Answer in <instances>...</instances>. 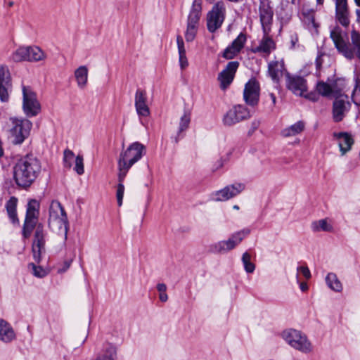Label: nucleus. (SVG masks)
<instances>
[{"label":"nucleus","mask_w":360,"mask_h":360,"mask_svg":"<svg viewBox=\"0 0 360 360\" xmlns=\"http://www.w3.org/2000/svg\"><path fill=\"white\" fill-rule=\"evenodd\" d=\"M330 37L339 53L352 60L356 57L360 60V33L356 30L351 32V42L348 34L339 26H335L330 32Z\"/></svg>","instance_id":"nucleus-1"},{"label":"nucleus","mask_w":360,"mask_h":360,"mask_svg":"<svg viewBox=\"0 0 360 360\" xmlns=\"http://www.w3.org/2000/svg\"><path fill=\"white\" fill-rule=\"evenodd\" d=\"M40 161L32 155L21 158L14 167V179L18 186L27 188L36 180L41 172Z\"/></svg>","instance_id":"nucleus-2"},{"label":"nucleus","mask_w":360,"mask_h":360,"mask_svg":"<svg viewBox=\"0 0 360 360\" xmlns=\"http://www.w3.org/2000/svg\"><path fill=\"white\" fill-rule=\"evenodd\" d=\"M282 338L294 349L304 353H310L313 346L307 335L295 329H288L282 333Z\"/></svg>","instance_id":"nucleus-3"},{"label":"nucleus","mask_w":360,"mask_h":360,"mask_svg":"<svg viewBox=\"0 0 360 360\" xmlns=\"http://www.w3.org/2000/svg\"><path fill=\"white\" fill-rule=\"evenodd\" d=\"M11 121L13 125L10 129L12 143L20 145L30 136L32 123L26 118L11 117Z\"/></svg>","instance_id":"nucleus-4"},{"label":"nucleus","mask_w":360,"mask_h":360,"mask_svg":"<svg viewBox=\"0 0 360 360\" xmlns=\"http://www.w3.org/2000/svg\"><path fill=\"white\" fill-rule=\"evenodd\" d=\"M202 11V0H194L188 16L187 27L185 32L186 41H193L196 36Z\"/></svg>","instance_id":"nucleus-5"},{"label":"nucleus","mask_w":360,"mask_h":360,"mask_svg":"<svg viewBox=\"0 0 360 360\" xmlns=\"http://www.w3.org/2000/svg\"><path fill=\"white\" fill-rule=\"evenodd\" d=\"M39 202L34 200H30L27 206L26 215L22 226V236L29 238L37 223L39 214Z\"/></svg>","instance_id":"nucleus-6"},{"label":"nucleus","mask_w":360,"mask_h":360,"mask_svg":"<svg viewBox=\"0 0 360 360\" xmlns=\"http://www.w3.org/2000/svg\"><path fill=\"white\" fill-rule=\"evenodd\" d=\"M250 233L248 228L233 233L228 240L219 241L211 245V251L214 253L224 254L234 249L243 238Z\"/></svg>","instance_id":"nucleus-7"},{"label":"nucleus","mask_w":360,"mask_h":360,"mask_svg":"<svg viewBox=\"0 0 360 360\" xmlns=\"http://www.w3.org/2000/svg\"><path fill=\"white\" fill-rule=\"evenodd\" d=\"M226 7L223 1L217 2L207 14V27L214 33L220 28L224 21Z\"/></svg>","instance_id":"nucleus-8"},{"label":"nucleus","mask_w":360,"mask_h":360,"mask_svg":"<svg viewBox=\"0 0 360 360\" xmlns=\"http://www.w3.org/2000/svg\"><path fill=\"white\" fill-rule=\"evenodd\" d=\"M22 109L30 117L37 116L41 110V105L35 92L28 86H22Z\"/></svg>","instance_id":"nucleus-9"},{"label":"nucleus","mask_w":360,"mask_h":360,"mask_svg":"<svg viewBox=\"0 0 360 360\" xmlns=\"http://www.w3.org/2000/svg\"><path fill=\"white\" fill-rule=\"evenodd\" d=\"M34 239L32 244V251L34 261L39 263L41 259V255L45 252L46 236V232L44 226L39 223L34 227Z\"/></svg>","instance_id":"nucleus-10"},{"label":"nucleus","mask_w":360,"mask_h":360,"mask_svg":"<svg viewBox=\"0 0 360 360\" xmlns=\"http://www.w3.org/2000/svg\"><path fill=\"white\" fill-rule=\"evenodd\" d=\"M146 153V147L139 142H134L119 156L118 160L133 166Z\"/></svg>","instance_id":"nucleus-11"},{"label":"nucleus","mask_w":360,"mask_h":360,"mask_svg":"<svg viewBox=\"0 0 360 360\" xmlns=\"http://www.w3.org/2000/svg\"><path fill=\"white\" fill-rule=\"evenodd\" d=\"M250 117L248 109L242 105L233 106L224 115L223 124L226 126L234 125Z\"/></svg>","instance_id":"nucleus-12"},{"label":"nucleus","mask_w":360,"mask_h":360,"mask_svg":"<svg viewBox=\"0 0 360 360\" xmlns=\"http://www.w3.org/2000/svg\"><path fill=\"white\" fill-rule=\"evenodd\" d=\"M244 189L245 185L241 183L228 185L221 190L212 193L211 198L217 202L226 201L238 195Z\"/></svg>","instance_id":"nucleus-13"},{"label":"nucleus","mask_w":360,"mask_h":360,"mask_svg":"<svg viewBox=\"0 0 360 360\" xmlns=\"http://www.w3.org/2000/svg\"><path fill=\"white\" fill-rule=\"evenodd\" d=\"M351 104L346 95H340L335 98L333 104V119L334 122H341L349 112Z\"/></svg>","instance_id":"nucleus-14"},{"label":"nucleus","mask_w":360,"mask_h":360,"mask_svg":"<svg viewBox=\"0 0 360 360\" xmlns=\"http://www.w3.org/2000/svg\"><path fill=\"white\" fill-rule=\"evenodd\" d=\"M260 86L259 82L255 79H250L245 85L243 98L245 103L250 106L257 105L259 99Z\"/></svg>","instance_id":"nucleus-15"},{"label":"nucleus","mask_w":360,"mask_h":360,"mask_svg":"<svg viewBox=\"0 0 360 360\" xmlns=\"http://www.w3.org/2000/svg\"><path fill=\"white\" fill-rule=\"evenodd\" d=\"M259 19L264 33L270 30L274 16L273 8L270 0H260L259 6Z\"/></svg>","instance_id":"nucleus-16"},{"label":"nucleus","mask_w":360,"mask_h":360,"mask_svg":"<svg viewBox=\"0 0 360 360\" xmlns=\"http://www.w3.org/2000/svg\"><path fill=\"white\" fill-rule=\"evenodd\" d=\"M239 67V62L230 61L225 68L218 75V80L220 82L221 89H226L233 82L237 70Z\"/></svg>","instance_id":"nucleus-17"},{"label":"nucleus","mask_w":360,"mask_h":360,"mask_svg":"<svg viewBox=\"0 0 360 360\" xmlns=\"http://www.w3.org/2000/svg\"><path fill=\"white\" fill-rule=\"evenodd\" d=\"M286 86L294 94L303 96L307 91V81L302 77L286 74Z\"/></svg>","instance_id":"nucleus-18"},{"label":"nucleus","mask_w":360,"mask_h":360,"mask_svg":"<svg viewBox=\"0 0 360 360\" xmlns=\"http://www.w3.org/2000/svg\"><path fill=\"white\" fill-rule=\"evenodd\" d=\"M246 40V35L244 33H240L231 45L224 49L222 57L227 60L234 58L244 47Z\"/></svg>","instance_id":"nucleus-19"},{"label":"nucleus","mask_w":360,"mask_h":360,"mask_svg":"<svg viewBox=\"0 0 360 360\" xmlns=\"http://www.w3.org/2000/svg\"><path fill=\"white\" fill-rule=\"evenodd\" d=\"M146 102V92L144 90L138 89L135 94L134 105L137 114L141 117H148L150 115V109Z\"/></svg>","instance_id":"nucleus-20"},{"label":"nucleus","mask_w":360,"mask_h":360,"mask_svg":"<svg viewBox=\"0 0 360 360\" xmlns=\"http://www.w3.org/2000/svg\"><path fill=\"white\" fill-rule=\"evenodd\" d=\"M48 224L50 229L58 235L63 236L64 240L67 239L68 231V220L67 216L60 218L49 219Z\"/></svg>","instance_id":"nucleus-21"},{"label":"nucleus","mask_w":360,"mask_h":360,"mask_svg":"<svg viewBox=\"0 0 360 360\" xmlns=\"http://www.w3.org/2000/svg\"><path fill=\"white\" fill-rule=\"evenodd\" d=\"M268 32L269 31L264 33L258 46L252 48L251 51L252 53H261L269 56L276 49V44L272 38L268 36Z\"/></svg>","instance_id":"nucleus-22"},{"label":"nucleus","mask_w":360,"mask_h":360,"mask_svg":"<svg viewBox=\"0 0 360 360\" xmlns=\"http://www.w3.org/2000/svg\"><path fill=\"white\" fill-rule=\"evenodd\" d=\"M8 70L5 66H0V100L2 102L8 101L9 76Z\"/></svg>","instance_id":"nucleus-23"},{"label":"nucleus","mask_w":360,"mask_h":360,"mask_svg":"<svg viewBox=\"0 0 360 360\" xmlns=\"http://www.w3.org/2000/svg\"><path fill=\"white\" fill-rule=\"evenodd\" d=\"M334 138L336 139L342 155L350 150L354 143V139L352 135L347 132H338L333 134Z\"/></svg>","instance_id":"nucleus-24"},{"label":"nucleus","mask_w":360,"mask_h":360,"mask_svg":"<svg viewBox=\"0 0 360 360\" xmlns=\"http://www.w3.org/2000/svg\"><path fill=\"white\" fill-rule=\"evenodd\" d=\"M285 70L284 62L271 61L268 65V73L274 82H278Z\"/></svg>","instance_id":"nucleus-25"},{"label":"nucleus","mask_w":360,"mask_h":360,"mask_svg":"<svg viewBox=\"0 0 360 360\" xmlns=\"http://www.w3.org/2000/svg\"><path fill=\"white\" fill-rule=\"evenodd\" d=\"M15 337V333L9 323L4 319H0V340L4 342H9Z\"/></svg>","instance_id":"nucleus-26"},{"label":"nucleus","mask_w":360,"mask_h":360,"mask_svg":"<svg viewBox=\"0 0 360 360\" xmlns=\"http://www.w3.org/2000/svg\"><path fill=\"white\" fill-rule=\"evenodd\" d=\"M190 122L191 113L188 111H184V115L180 118L177 135L174 138L176 143L179 142V139L184 137V134H182L188 129Z\"/></svg>","instance_id":"nucleus-27"},{"label":"nucleus","mask_w":360,"mask_h":360,"mask_svg":"<svg viewBox=\"0 0 360 360\" xmlns=\"http://www.w3.org/2000/svg\"><path fill=\"white\" fill-rule=\"evenodd\" d=\"M28 58L29 62H38L43 60L46 58L45 53L39 46H27Z\"/></svg>","instance_id":"nucleus-28"},{"label":"nucleus","mask_w":360,"mask_h":360,"mask_svg":"<svg viewBox=\"0 0 360 360\" xmlns=\"http://www.w3.org/2000/svg\"><path fill=\"white\" fill-rule=\"evenodd\" d=\"M75 77L79 88L84 89L88 79V68L85 65L79 66L75 71Z\"/></svg>","instance_id":"nucleus-29"},{"label":"nucleus","mask_w":360,"mask_h":360,"mask_svg":"<svg viewBox=\"0 0 360 360\" xmlns=\"http://www.w3.org/2000/svg\"><path fill=\"white\" fill-rule=\"evenodd\" d=\"M17 202L18 199L15 197H11L6 204V209L8 216L13 224L19 223L16 212Z\"/></svg>","instance_id":"nucleus-30"},{"label":"nucleus","mask_w":360,"mask_h":360,"mask_svg":"<svg viewBox=\"0 0 360 360\" xmlns=\"http://www.w3.org/2000/svg\"><path fill=\"white\" fill-rule=\"evenodd\" d=\"M63 216L67 214L61 204L57 200H53L49 207V219H58Z\"/></svg>","instance_id":"nucleus-31"},{"label":"nucleus","mask_w":360,"mask_h":360,"mask_svg":"<svg viewBox=\"0 0 360 360\" xmlns=\"http://www.w3.org/2000/svg\"><path fill=\"white\" fill-rule=\"evenodd\" d=\"M304 122L298 121L295 124L284 129L281 131V134L285 137L293 136L301 133L304 130Z\"/></svg>","instance_id":"nucleus-32"},{"label":"nucleus","mask_w":360,"mask_h":360,"mask_svg":"<svg viewBox=\"0 0 360 360\" xmlns=\"http://www.w3.org/2000/svg\"><path fill=\"white\" fill-rule=\"evenodd\" d=\"M326 283L328 287L335 292H340L342 290V285L334 273L328 274L326 277Z\"/></svg>","instance_id":"nucleus-33"},{"label":"nucleus","mask_w":360,"mask_h":360,"mask_svg":"<svg viewBox=\"0 0 360 360\" xmlns=\"http://www.w3.org/2000/svg\"><path fill=\"white\" fill-rule=\"evenodd\" d=\"M27 46H20L11 56V60L13 62L27 61Z\"/></svg>","instance_id":"nucleus-34"},{"label":"nucleus","mask_w":360,"mask_h":360,"mask_svg":"<svg viewBox=\"0 0 360 360\" xmlns=\"http://www.w3.org/2000/svg\"><path fill=\"white\" fill-rule=\"evenodd\" d=\"M311 229L314 231H323L330 232L333 230L332 226L328 224L326 219L314 221L311 224Z\"/></svg>","instance_id":"nucleus-35"},{"label":"nucleus","mask_w":360,"mask_h":360,"mask_svg":"<svg viewBox=\"0 0 360 360\" xmlns=\"http://www.w3.org/2000/svg\"><path fill=\"white\" fill-rule=\"evenodd\" d=\"M117 165L119 169L117 176L118 182L123 183L128 171L132 166H130L129 164L127 165L126 162H122L120 160H118Z\"/></svg>","instance_id":"nucleus-36"},{"label":"nucleus","mask_w":360,"mask_h":360,"mask_svg":"<svg viewBox=\"0 0 360 360\" xmlns=\"http://www.w3.org/2000/svg\"><path fill=\"white\" fill-rule=\"evenodd\" d=\"M241 259L244 266L245 271L248 274L253 273L255 269V265L250 261V255L247 252H244L242 255Z\"/></svg>","instance_id":"nucleus-37"},{"label":"nucleus","mask_w":360,"mask_h":360,"mask_svg":"<svg viewBox=\"0 0 360 360\" xmlns=\"http://www.w3.org/2000/svg\"><path fill=\"white\" fill-rule=\"evenodd\" d=\"M352 99L354 103L359 108L360 112V75L356 79L355 87L352 91Z\"/></svg>","instance_id":"nucleus-38"},{"label":"nucleus","mask_w":360,"mask_h":360,"mask_svg":"<svg viewBox=\"0 0 360 360\" xmlns=\"http://www.w3.org/2000/svg\"><path fill=\"white\" fill-rule=\"evenodd\" d=\"M316 90L319 94L324 96H330L332 94L331 86L328 84L323 82H319L316 84Z\"/></svg>","instance_id":"nucleus-39"},{"label":"nucleus","mask_w":360,"mask_h":360,"mask_svg":"<svg viewBox=\"0 0 360 360\" xmlns=\"http://www.w3.org/2000/svg\"><path fill=\"white\" fill-rule=\"evenodd\" d=\"M335 15L337 20L342 26L347 27L349 25L348 11H335Z\"/></svg>","instance_id":"nucleus-40"},{"label":"nucleus","mask_w":360,"mask_h":360,"mask_svg":"<svg viewBox=\"0 0 360 360\" xmlns=\"http://www.w3.org/2000/svg\"><path fill=\"white\" fill-rule=\"evenodd\" d=\"M63 155L64 166L67 168H70L72 167V162L75 158L74 153L69 149H66L64 150Z\"/></svg>","instance_id":"nucleus-41"},{"label":"nucleus","mask_w":360,"mask_h":360,"mask_svg":"<svg viewBox=\"0 0 360 360\" xmlns=\"http://www.w3.org/2000/svg\"><path fill=\"white\" fill-rule=\"evenodd\" d=\"M32 269V274L38 278H43L48 274V271L40 266H36L32 263L30 264Z\"/></svg>","instance_id":"nucleus-42"},{"label":"nucleus","mask_w":360,"mask_h":360,"mask_svg":"<svg viewBox=\"0 0 360 360\" xmlns=\"http://www.w3.org/2000/svg\"><path fill=\"white\" fill-rule=\"evenodd\" d=\"M74 169L79 175L84 174L83 157L82 155H79L75 158V166Z\"/></svg>","instance_id":"nucleus-43"},{"label":"nucleus","mask_w":360,"mask_h":360,"mask_svg":"<svg viewBox=\"0 0 360 360\" xmlns=\"http://www.w3.org/2000/svg\"><path fill=\"white\" fill-rule=\"evenodd\" d=\"M124 186L123 183H118L117 187V200L118 206H121L122 205V199L124 196Z\"/></svg>","instance_id":"nucleus-44"},{"label":"nucleus","mask_w":360,"mask_h":360,"mask_svg":"<svg viewBox=\"0 0 360 360\" xmlns=\"http://www.w3.org/2000/svg\"><path fill=\"white\" fill-rule=\"evenodd\" d=\"M348 11L347 0H335V11Z\"/></svg>","instance_id":"nucleus-45"},{"label":"nucleus","mask_w":360,"mask_h":360,"mask_svg":"<svg viewBox=\"0 0 360 360\" xmlns=\"http://www.w3.org/2000/svg\"><path fill=\"white\" fill-rule=\"evenodd\" d=\"M176 43L178 46V52L179 55H186V49L184 47V42L183 38L180 35H177L176 37Z\"/></svg>","instance_id":"nucleus-46"},{"label":"nucleus","mask_w":360,"mask_h":360,"mask_svg":"<svg viewBox=\"0 0 360 360\" xmlns=\"http://www.w3.org/2000/svg\"><path fill=\"white\" fill-rule=\"evenodd\" d=\"M297 272L302 274L306 279H309L311 276V272L307 266H299L297 269Z\"/></svg>","instance_id":"nucleus-47"},{"label":"nucleus","mask_w":360,"mask_h":360,"mask_svg":"<svg viewBox=\"0 0 360 360\" xmlns=\"http://www.w3.org/2000/svg\"><path fill=\"white\" fill-rule=\"evenodd\" d=\"M179 65L181 70H184L188 65L186 55H179Z\"/></svg>","instance_id":"nucleus-48"},{"label":"nucleus","mask_w":360,"mask_h":360,"mask_svg":"<svg viewBox=\"0 0 360 360\" xmlns=\"http://www.w3.org/2000/svg\"><path fill=\"white\" fill-rule=\"evenodd\" d=\"M259 124H260L259 121H257V120L253 121L251 124V128L248 131V135L251 136L255 131V130H257L258 129V127H259Z\"/></svg>","instance_id":"nucleus-49"},{"label":"nucleus","mask_w":360,"mask_h":360,"mask_svg":"<svg viewBox=\"0 0 360 360\" xmlns=\"http://www.w3.org/2000/svg\"><path fill=\"white\" fill-rule=\"evenodd\" d=\"M296 279H297V282L300 283V290L302 292L307 290V289H308L307 283L305 282H300L298 274H297V276H296Z\"/></svg>","instance_id":"nucleus-50"},{"label":"nucleus","mask_w":360,"mask_h":360,"mask_svg":"<svg viewBox=\"0 0 360 360\" xmlns=\"http://www.w3.org/2000/svg\"><path fill=\"white\" fill-rule=\"evenodd\" d=\"M303 96H305L308 99H309L311 101H316L318 100V98H319V95L316 94V93H310V94H309L307 95H305L304 94Z\"/></svg>","instance_id":"nucleus-51"},{"label":"nucleus","mask_w":360,"mask_h":360,"mask_svg":"<svg viewBox=\"0 0 360 360\" xmlns=\"http://www.w3.org/2000/svg\"><path fill=\"white\" fill-rule=\"evenodd\" d=\"M323 56V53H319L316 59V65L317 68H320L322 65L321 57Z\"/></svg>","instance_id":"nucleus-52"},{"label":"nucleus","mask_w":360,"mask_h":360,"mask_svg":"<svg viewBox=\"0 0 360 360\" xmlns=\"http://www.w3.org/2000/svg\"><path fill=\"white\" fill-rule=\"evenodd\" d=\"M157 290L160 292H165L167 290V285L165 283H158L157 285Z\"/></svg>","instance_id":"nucleus-53"},{"label":"nucleus","mask_w":360,"mask_h":360,"mask_svg":"<svg viewBox=\"0 0 360 360\" xmlns=\"http://www.w3.org/2000/svg\"><path fill=\"white\" fill-rule=\"evenodd\" d=\"M159 299L162 302H167V300H168V296H167V294L166 293V292H160Z\"/></svg>","instance_id":"nucleus-54"},{"label":"nucleus","mask_w":360,"mask_h":360,"mask_svg":"<svg viewBox=\"0 0 360 360\" xmlns=\"http://www.w3.org/2000/svg\"><path fill=\"white\" fill-rule=\"evenodd\" d=\"M70 266V262H65L64 263V267L61 269H58V273H63L65 272Z\"/></svg>","instance_id":"nucleus-55"},{"label":"nucleus","mask_w":360,"mask_h":360,"mask_svg":"<svg viewBox=\"0 0 360 360\" xmlns=\"http://www.w3.org/2000/svg\"><path fill=\"white\" fill-rule=\"evenodd\" d=\"M96 360H113L110 356H99Z\"/></svg>","instance_id":"nucleus-56"},{"label":"nucleus","mask_w":360,"mask_h":360,"mask_svg":"<svg viewBox=\"0 0 360 360\" xmlns=\"http://www.w3.org/2000/svg\"><path fill=\"white\" fill-rule=\"evenodd\" d=\"M269 96H270V98H271V99L272 101L273 105H275L276 102V98L274 94L270 93L269 94Z\"/></svg>","instance_id":"nucleus-57"},{"label":"nucleus","mask_w":360,"mask_h":360,"mask_svg":"<svg viewBox=\"0 0 360 360\" xmlns=\"http://www.w3.org/2000/svg\"><path fill=\"white\" fill-rule=\"evenodd\" d=\"M356 16H357V22L360 24V10L356 11Z\"/></svg>","instance_id":"nucleus-58"},{"label":"nucleus","mask_w":360,"mask_h":360,"mask_svg":"<svg viewBox=\"0 0 360 360\" xmlns=\"http://www.w3.org/2000/svg\"><path fill=\"white\" fill-rule=\"evenodd\" d=\"M356 5L359 7H360V0H354Z\"/></svg>","instance_id":"nucleus-59"},{"label":"nucleus","mask_w":360,"mask_h":360,"mask_svg":"<svg viewBox=\"0 0 360 360\" xmlns=\"http://www.w3.org/2000/svg\"><path fill=\"white\" fill-rule=\"evenodd\" d=\"M324 0H316L318 4L322 5L323 4Z\"/></svg>","instance_id":"nucleus-60"},{"label":"nucleus","mask_w":360,"mask_h":360,"mask_svg":"<svg viewBox=\"0 0 360 360\" xmlns=\"http://www.w3.org/2000/svg\"><path fill=\"white\" fill-rule=\"evenodd\" d=\"M233 208L234 210H239V207H238V205H233Z\"/></svg>","instance_id":"nucleus-61"},{"label":"nucleus","mask_w":360,"mask_h":360,"mask_svg":"<svg viewBox=\"0 0 360 360\" xmlns=\"http://www.w3.org/2000/svg\"><path fill=\"white\" fill-rule=\"evenodd\" d=\"M296 41H297V39H296L295 41L292 40V46H295Z\"/></svg>","instance_id":"nucleus-62"},{"label":"nucleus","mask_w":360,"mask_h":360,"mask_svg":"<svg viewBox=\"0 0 360 360\" xmlns=\"http://www.w3.org/2000/svg\"><path fill=\"white\" fill-rule=\"evenodd\" d=\"M13 5V2H12V1L9 2V4H8L9 6H12Z\"/></svg>","instance_id":"nucleus-63"},{"label":"nucleus","mask_w":360,"mask_h":360,"mask_svg":"<svg viewBox=\"0 0 360 360\" xmlns=\"http://www.w3.org/2000/svg\"><path fill=\"white\" fill-rule=\"evenodd\" d=\"M87 336H88V335H87V334H86V335H85V338H84V340H83V342H84L86 341V338H87Z\"/></svg>","instance_id":"nucleus-64"}]
</instances>
